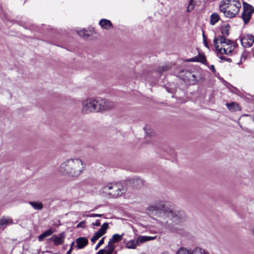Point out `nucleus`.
I'll use <instances>...</instances> for the list:
<instances>
[{"label":"nucleus","instance_id":"1","mask_svg":"<svg viewBox=\"0 0 254 254\" xmlns=\"http://www.w3.org/2000/svg\"><path fill=\"white\" fill-rule=\"evenodd\" d=\"M59 172L68 178H76L84 170L83 161L78 158H70L63 162L59 167Z\"/></svg>","mask_w":254,"mask_h":254},{"label":"nucleus","instance_id":"2","mask_svg":"<svg viewBox=\"0 0 254 254\" xmlns=\"http://www.w3.org/2000/svg\"><path fill=\"white\" fill-rule=\"evenodd\" d=\"M181 216L180 212L178 211L168 210L161 213L159 221L169 231L182 233V227L178 225Z\"/></svg>","mask_w":254,"mask_h":254},{"label":"nucleus","instance_id":"3","mask_svg":"<svg viewBox=\"0 0 254 254\" xmlns=\"http://www.w3.org/2000/svg\"><path fill=\"white\" fill-rule=\"evenodd\" d=\"M127 190L125 185L121 183H111L105 185L100 190V194L108 198H116L124 194Z\"/></svg>","mask_w":254,"mask_h":254},{"label":"nucleus","instance_id":"4","mask_svg":"<svg viewBox=\"0 0 254 254\" xmlns=\"http://www.w3.org/2000/svg\"><path fill=\"white\" fill-rule=\"evenodd\" d=\"M215 50L220 54L230 55L234 51L237 44L225 36L216 37L213 40Z\"/></svg>","mask_w":254,"mask_h":254},{"label":"nucleus","instance_id":"5","mask_svg":"<svg viewBox=\"0 0 254 254\" xmlns=\"http://www.w3.org/2000/svg\"><path fill=\"white\" fill-rule=\"evenodd\" d=\"M241 8V4L239 0H222L219 5L220 11L228 18L235 17Z\"/></svg>","mask_w":254,"mask_h":254},{"label":"nucleus","instance_id":"6","mask_svg":"<svg viewBox=\"0 0 254 254\" xmlns=\"http://www.w3.org/2000/svg\"><path fill=\"white\" fill-rule=\"evenodd\" d=\"M81 112L83 114L98 113L97 98H87L82 101Z\"/></svg>","mask_w":254,"mask_h":254},{"label":"nucleus","instance_id":"7","mask_svg":"<svg viewBox=\"0 0 254 254\" xmlns=\"http://www.w3.org/2000/svg\"><path fill=\"white\" fill-rule=\"evenodd\" d=\"M122 237V235L118 234L113 235L106 248L99 251L96 254H112L115 249L114 243L121 240Z\"/></svg>","mask_w":254,"mask_h":254},{"label":"nucleus","instance_id":"8","mask_svg":"<svg viewBox=\"0 0 254 254\" xmlns=\"http://www.w3.org/2000/svg\"><path fill=\"white\" fill-rule=\"evenodd\" d=\"M97 105L98 113L111 110L115 106V104L112 101L100 97L97 98Z\"/></svg>","mask_w":254,"mask_h":254},{"label":"nucleus","instance_id":"9","mask_svg":"<svg viewBox=\"0 0 254 254\" xmlns=\"http://www.w3.org/2000/svg\"><path fill=\"white\" fill-rule=\"evenodd\" d=\"M254 12V8L251 5L246 2L243 3V11L242 14V18L245 24H247L249 22Z\"/></svg>","mask_w":254,"mask_h":254},{"label":"nucleus","instance_id":"10","mask_svg":"<svg viewBox=\"0 0 254 254\" xmlns=\"http://www.w3.org/2000/svg\"><path fill=\"white\" fill-rule=\"evenodd\" d=\"M176 254H209V252L206 250L200 248L196 247L192 252L189 251L185 248L179 249Z\"/></svg>","mask_w":254,"mask_h":254},{"label":"nucleus","instance_id":"11","mask_svg":"<svg viewBox=\"0 0 254 254\" xmlns=\"http://www.w3.org/2000/svg\"><path fill=\"white\" fill-rule=\"evenodd\" d=\"M109 228V224L104 223L101 228L94 234V236L91 238L90 240L92 243H95L100 238L104 235Z\"/></svg>","mask_w":254,"mask_h":254},{"label":"nucleus","instance_id":"12","mask_svg":"<svg viewBox=\"0 0 254 254\" xmlns=\"http://www.w3.org/2000/svg\"><path fill=\"white\" fill-rule=\"evenodd\" d=\"M241 42L244 48H249L254 43V36L251 34L244 35L241 38Z\"/></svg>","mask_w":254,"mask_h":254},{"label":"nucleus","instance_id":"13","mask_svg":"<svg viewBox=\"0 0 254 254\" xmlns=\"http://www.w3.org/2000/svg\"><path fill=\"white\" fill-rule=\"evenodd\" d=\"M65 239V235L64 233H62L59 235H53L50 240L52 241L55 245L58 246L62 245Z\"/></svg>","mask_w":254,"mask_h":254},{"label":"nucleus","instance_id":"14","mask_svg":"<svg viewBox=\"0 0 254 254\" xmlns=\"http://www.w3.org/2000/svg\"><path fill=\"white\" fill-rule=\"evenodd\" d=\"M129 181L132 188L135 189H140L144 186L143 181L138 177L132 178Z\"/></svg>","mask_w":254,"mask_h":254},{"label":"nucleus","instance_id":"15","mask_svg":"<svg viewBox=\"0 0 254 254\" xmlns=\"http://www.w3.org/2000/svg\"><path fill=\"white\" fill-rule=\"evenodd\" d=\"M165 204L163 202H158L149 206L147 208L150 212L158 211L164 208Z\"/></svg>","mask_w":254,"mask_h":254},{"label":"nucleus","instance_id":"16","mask_svg":"<svg viewBox=\"0 0 254 254\" xmlns=\"http://www.w3.org/2000/svg\"><path fill=\"white\" fill-rule=\"evenodd\" d=\"M77 248L81 249L84 248L88 243V240L85 237H79L76 240Z\"/></svg>","mask_w":254,"mask_h":254},{"label":"nucleus","instance_id":"17","mask_svg":"<svg viewBox=\"0 0 254 254\" xmlns=\"http://www.w3.org/2000/svg\"><path fill=\"white\" fill-rule=\"evenodd\" d=\"M12 220L8 216H2L0 217V228L12 224Z\"/></svg>","mask_w":254,"mask_h":254},{"label":"nucleus","instance_id":"18","mask_svg":"<svg viewBox=\"0 0 254 254\" xmlns=\"http://www.w3.org/2000/svg\"><path fill=\"white\" fill-rule=\"evenodd\" d=\"M156 238V237L147 236H138L136 240L138 244L143 243L147 241L153 240Z\"/></svg>","mask_w":254,"mask_h":254},{"label":"nucleus","instance_id":"19","mask_svg":"<svg viewBox=\"0 0 254 254\" xmlns=\"http://www.w3.org/2000/svg\"><path fill=\"white\" fill-rule=\"evenodd\" d=\"M99 24L102 28L107 30L112 27L111 22L105 19H101L99 22Z\"/></svg>","mask_w":254,"mask_h":254},{"label":"nucleus","instance_id":"20","mask_svg":"<svg viewBox=\"0 0 254 254\" xmlns=\"http://www.w3.org/2000/svg\"><path fill=\"white\" fill-rule=\"evenodd\" d=\"M189 62H197L205 64L206 62V58L204 55H199L198 56L191 58L188 60Z\"/></svg>","mask_w":254,"mask_h":254},{"label":"nucleus","instance_id":"21","mask_svg":"<svg viewBox=\"0 0 254 254\" xmlns=\"http://www.w3.org/2000/svg\"><path fill=\"white\" fill-rule=\"evenodd\" d=\"M226 106L228 109L231 112L239 111L241 110L239 105L235 102L227 103L226 104Z\"/></svg>","mask_w":254,"mask_h":254},{"label":"nucleus","instance_id":"22","mask_svg":"<svg viewBox=\"0 0 254 254\" xmlns=\"http://www.w3.org/2000/svg\"><path fill=\"white\" fill-rule=\"evenodd\" d=\"M138 246L137 241L136 240H132L126 244V247L128 249H135Z\"/></svg>","mask_w":254,"mask_h":254},{"label":"nucleus","instance_id":"23","mask_svg":"<svg viewBox=\"0 0 254 254\" xmlns=\"http://www.w3.org/2000/svg\"><path fill=\"white\" fill-rule=\"evenodd\" d=\"M220 19L219 15L216 13H213L210 17V23L212 25H215Z\"/></svg>","mask_w":254,"mask_h":254},{"label":"nucleus","instance_id":"24","mask_svg":"<svg viewBox=\"0 0 254 254\" xmlns=\"http://www.w3.org/2000/svg\"><path fill=\"white\" fill-rule=\"evenodd\" d=\"M54 233V231L52 229H50L46 231H45L43 234L39 236L38 240L39 241H42L43 239L47 237L50 235H51Z\"/></svg>","mask_w":254,"mask_h":254},{"label":"nucleus","instance_id":"25","mask_svg":"<svg viewBox=\"0 0 254 254\" xmlns=\"http://www.w3.org/2000/svg\"><path fill=\"white\" fill-rule=\"evenodd\" d=\"M29 204L36 210H41L43 207V204L41 202L30 201Z\"/></svg>","mask_w":254,"mask_h":254},{"label":"nucleus","instance_id":"26","mask_svg":"<svg viewBox=\"0 0 254 254\" xmlns=\"http://www.w3.org/2000/svg\"><path fill=\"white\" fill-rule=\"evenodd\" d=\"M87 31L85 29H82L80 30H78L77 31V33L81 37L85 38L89 36V35L87 33Z\"/></svg>","mask_w":254,"mask_h":254},{"label":"nucleus","instance_id":"27","mask_svg":"<svg viewBox=\"0 0 254 254\" xmlns=\"http://www.w3.org/2000/svg\"><path fill=\"white\" fill-rule=\"evenodd\" d=\"M229 26L222 27L221 28V33L224 36H227L229 35Z\"/></svg>","mask_w":254,"mask_h":254},{"label":"nucleus","instance_id":"28","mask_svg":"<svg viewBox=\"0 0 254 254\" xmlns=\"http://www.w3.org/2000/svg\"><path fill=\"white\" fill-rule=\"evenodd\" d=\"M195 3L194 0H190L189 4L187 8V11L189 12L192 11L194 7Z\"/></svg>","mask_w":254,"mask_h":254},{"label":"nucleus","instance_id":"29","mask_svg":"<svg viewBox=\"0 0 254 254\" xmlns=\"http://www.w3.org/2000/svg\"><path fill=\"white\" fill-rule=\"evenodd\" d=\"M85 222L82 221L78 223L76 226L77 228H85Z\"/></svg>","mask_w":254,"mask_h":254},{"label":"nucleus","instance_id":"30","mask_svg":"<svg viewBox=\"0 0 254 254\" xmlns=\"http://www.w3.org/2000/svg\"><path fill=\"white\" fill-rule=\"evenodd\" d=\"M190 79L191 80L193 81H196L197 80L196 77L194 74H192L191 73H190Z\"/></svg>","mask_w":254,"mask_h":254},{"label":"nucleus","instance_id":"31","mask_svg":"<svg viewBox=\"0 0 254 254\" xmlns=\"http://www.w3.org/2000/svg\"><path fill=\"white\" fill-rule=\"evenodd\" d=\"M103 215V214H90L88 215H87L86 216L90 217H101Z\"/></svg>","mask_w":254,"mask_h":254},{"label":"nucleus","instance_id":"32","mask_svg":"<svg viewBox=\"0 0 254 254\" xmlns=\"http://www.w3.org/2000/svg\"><path fill=\"white\" fill-rule=\"evenodd\" d=\"M169 68V67L168 66L164 65V66H162L161 69H159V71L163 72V71L167 70Z\"/></svg>","mask_w":254,"mask_h":254},{"label":"nucleus","instance_id":"33","mask_svg":"<svg viewBox=\"0 0 254 254\" xmlns=\"http://www.w3.org/2000/svg\"><path fill=\"white\" fill-rule=\"evenodd\" d=\"M93 226H99L100 225V221L97 220L95 222L92 223Z\"/></svg>","mask_w":254,"mask_h":254},{"label":"nucleus","instance_id":"34","mask_svg":"<svg viewBox=\"0 0 254 254\" xmlns=\"http://www.w3.org/2000/svg\"><path fill=\"white\" fill-rule=\"evenodd\" d=\"M105 237H103L100 241L99 242H98V244L101 246L102 245H103L104 243V241H105Z\"/></svg>","mask_w":254,"mask_h":254},{"label":"nucleus","instance_id":"35","mask_svg":"<svg viewBox=\"0 0 254 254\" xmlns=\"http://www.w3.org/2000/svg\"><path fill=\"white\" fill-rule=\"evenodd\" d=\"M210 69L212 71H213L214 72H215L216 71L215 70V67L213 65H211L210 67Z\"/></svg>","mask_w":254,"mask_h":254},{"label":"nucleus","instance_id":"36","mask_svg":"<svg viewBox=\"0 0 254 254\" xmlns=\"http://www.w3.org/2000/svg\"><path fill=\"white\" fill-rule=\"evenodd\" d=\"M203 43H204V46L206 47H207L208 49H209L208 45L207 43L206 42V41L205 40H204Z\"/></svg>","mask_w":254,"mask_h":254},{"label":"nucleus","instance_id":"37","mask_svg":"<svg viewBox=\"0 0 254 254\" xmlns=\"http://www.w3.org/2000/svg\"><path fill=\"white\" fill-rule=\"evenodd\" d=\"M74 245V242H73L71 244V245H70V249H71V250H72H72H73V247Z\"/></svg>","mask_w":254,"mask_h":254},{"label":"nucleus","instance_id":"38","mask_svg":"<svg viewBox=\"0 0 254 254\" xmlns=\"http://www.w3.org/2000/svg\"><path fill=\"white\" fill-rule=\"evenodd\" d=\"M219 59H221V60H225H225H226V58L224 56H220L219 57Z\"/></svg>","mask_w":254,"mask_h":254},{"label":"nucleus","instance_id":"39","mask_svg":"<svg viewBox=\"0 0 254 254\" xmlns=\"http://www.w3.org/2000/svg\"><path fill=\"white\" fill-rule=\"evenodd\" d=\"M100 246H101L98 243L97 245L95 247V250H97Z\"/></svg>","mask_w":254,"mask_h":254},{"label":"nucleus","instance_id":"40","mask_svg":"<svg viewBox=\"0 0 254 254\" xmlns=\"http://www.w3.org/2000/svg\"><path fill=\"white\" fill-rule=\"evenodd\" d=\"M251 233L253 236H254V227H253L251 229Z\"/></svg>","mask_w":254,"mask_h":254},{"label":"nucleus","instance_id":"41","mask_svg":"<svg viewBox=\"0 0 254 254\" xmlns=\"http://www.w3.org/2000/svg\"><path fill=\"white\" fill-rule=\"evenodd\" d=\"M72 250H71V249H69L68 252H67L66 254H70Z\"/></svg>","mask_w":254,"mask_h":254},{"label":"nucleus","instance_id":"42","mask_svg":"<svg viewBox=\"0 0 254 254\" xmlns=\"http://www.w3.org/2000/svg\"><path fill=\"white\" fill-rule=\"evenodd\" d=\"M225 61H227L228 62H231V60L230 59H229V58H226Z\"/></svg>","mask_w":254,"mask_h":254}]
</instances>
